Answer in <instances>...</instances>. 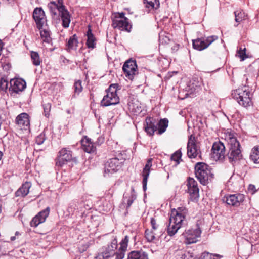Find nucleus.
<instances>
[{
  "instance_id": "obj_6",
  "label": "nucleus",
  "mask_w": 259,
  "mask_h": 259,
  "mask_svg": "<svg viewBox=\"0 0 259 259\" xmlns=\"http://www.w3.org/2000/svg\"><path fill=\"white\" fill-rule=\"evenodd\" d=\"M112 26L114 28L130 32L132 26L130 24L128 19L124 16V13H117L112 20Z\"/></svg>"
},
{
  "instance_id": "obj_13",
  "label": "nucleus",
  "mask_w": 259,
  "mask_h": 259,
  "mask_svg": "<svg viewBox=\"0 0 259 259\" xmlns=\"http://www.w3.org/2000/svg\"><path fill=\"white\" fill-rule=\"evenodd\" d=\"M244 199V195L241 193H237L224 196L222 200L229 205L238 207L243 202Z\"/></svg>"
},
{
  "instance_id": "obj_20",
  "label": "nucleus",
  "mask_w": 259,
  "mask_h": 259,
  "mask_svg": "<svg viewBox=\"0 0 259 259\" xmlns=\"http://www.w3.org/2000/svg\"><path fill=\"white\" fill-rule=\"evenodd\" d=\"M152 158L148 159L143 169L142 176L143 177V179L142 183L144 191H145L147 189V181L150 172L151 167L152 165Z\"/></svg>"
},
{
  "instance_id": "obj_42",
  "label": "nucleus",
  "mask_w": 259,
  "mask_h": 259,
  "mask_svg": "<svg viewBox=\"0 0 259 259\" xmlns=\"http://www.w3.org/2000/svg\"><path fill=\"white\" fill-rule=\"evenodd\" d=\"M187 211V209L184 207H180L177 209H174L171 210V212H174L175 213L177 212L178 214L184 216V217H186Z\"/></svg>"
},
{
  "instance_id": "obj_18",
  "label": "nucleus",
  "mask_w": 259,
  "mask_h": 259,
  "mask_svg": "<svg viewBox=\"0 0 259 259\" xmlns=\"http://www.w3.org/2000/svg\"><path fill=\"white\" fill-rule=\"evenodd\" d=\"M144 128L148 135L153 136L157 129V120L153 117H146L145 123L144 124Z\"/></svg>"
},
{
  "instance_id": "obj_31",
  "label": "nucleus",
  "mask_w": 259,
  "mask_h": 259,
  "mask_svg": "<svg viewBox=\"0 0 259 259\" xmlns=\"http://www.w3.org/2000/svg\"><path fill=\"white\" fill-rule=\"evenodd\" d=\"M250 158L254 163H259V145L255 146L252 149Z\"/></svg>"
},
{
  "instance_id": "obj_57",
  "label": "nucleus",
  "mask_w": 259,
  "mask_h": 259,
  "mask_svg": "<svg viewBox=\"0 0 259 259\" xmlns=\"http://www.w3.org/2000/svg\"><path fill=\"white\" fill-rule=\"evenodd\" d=\"M19 234V233L18 232H17H17H16V233H15V235H18Z\"/></svg>"
},
{
  "instance_id": "obj_41",
  "label": "nucleus",
  "mask_w": 259,
  "mask_h": 259,
  "mask_svg": "<svg viewBox=\"0 0 259 259\" xmlns=\"http://www.w3.org/2000/svg\"><path fill=\"white\" fill-rule=\"evenodd\" d=\"M44 222V219L39 218V217L36 215L30 222V226L31 227H36L39 224Z\"/></svg>"
},
{
  "instance_id": "obj_54",
  "label": "nucleus",
  "mask_w": 259,
  "mask_h": 259,
  "mask_svg": "<svg viewBox=\"0 0 259 259\" xmlns=\"http://www.w3.org/2000/svg\"><path fill=\"white\" fill-rule=\"evenodd\" d=\"M212 256H213V257L215 256L217 257V259H220L222 257V255L218 254H212Z\"/></svg>"
},
{
  "instance_id": "obj_7",
  "label": "nucleus",
  "mask_w": 259,
  "mask_h": 259,
  "mask_svg": "<svg viewBox=\"0 0 259 259\" xmlns=\"http://www.w3.org/2000/svg\"><path fill=\"white\" fill-rule=\"evenodd\" d=\"M118 246L117 240L114 238L110 245L102 247L95 257V259H108L114 255L115 250Z\"/></svg>"
},
{
  "instance_id": "obj_48",
  "label": "nucleus",
  "mask_w": 259,
  "mask_h": 259,
  "mask_svg": "<svg viewBox=\"0 0 259 259\" xmlns=\"http://www.w3.org/2000/svg\"><path fill=\"white\" fill-rule=\"evenodd\" d=\"M51 107V105L50 103L44 104L43 105L45 116L47 117H48L49 116Z\"/></svg>"
},
{
  "instance_id": "obj_56",
  "label": "nucleus",
  "mask_w": 259,
  "mask_h": 259,
  "mask_svg": "<svg viewBox=\"0 0 259 259\" xmlns=\"http://www.w3.org/2000/svg\"><path fill=\"white\" fill-rule=\"evenodd\" d=\"M3 155V154L2 152L0 151V160L2 159Z\"/></svg>"
},
{
  "instance_id": "obj_36",
  "label": "nucleus",
  "mask_w": 259,
  "mask_h": 259,
  "mask_svg": "<svg viewBox=\"0 0 259 259\" xmlns=\"http://www.w3.org/2000/svg\"><path fill=\"white\" fill-rule=\"evenodd\" d=\"M132 193L130 196L127 198L126 196L123 197V201L125 202L126 199H127V205H126V209H127L132 204L133 201L136 199V195L135 194L134 189L132 188Z\"/></svg>"
},
{
  "instance_id": "obj_46",
  "label": "nucleus",
  "mask_w": 259,
  "mask_h": 259,
  "mask_svg": "<svg viewBox=\"0 0 259 259\" xmlns=\"http://www.w3.org/2000/svg\"><path fill=\"white\" fill-rule=\"evenodd\" d=\"M8 86V81L4 78H2L0 80V89L2 91H6Z\"/></svg>"
},
{
  "instance_id": "obj_11",
  "label": "nucleus",
  "mask_w": 259,
  "mask_h": 259,
  "mask_svg": "<svg viewBox=\"0 0 259 259\" xmlns=\"http://www.w3.org/2000/svg\"><path fill=\"white\" fill-rule=\"evenodd\" d=\"M186 183L187 191L190 195V199L192 201L198 199L199 197V189L197 181L193 178L188 177Z\"/></svg>"
},
{
  "instance_id": "obj_27",
  "label": "nucleus",
  "mask_w": 259,
  "mask_h": 259,
  "mask_svg": "<svg viewBox=\"0 0 259 259\" xmlns=\"http://www.w3.org/2000/svg\"><path fill=\"white\" fill-rule=\"evenodd\" d=\"M31 186L30 182H26L22 186L15 192L16 197L22 196L23 197L26 196L29 192V189Z\"/></svg>"
},
{
  "instance_id": "obj_44",
  "label": "nucleus",
  "mask_w": 259,
  "mask_h": 259,
  "mask_svg": "<svg viewBox=\"0 0 259 259\" xmlns=\"http://www.w3.org/2000/svg\"><path fill=\"white\" fill-rule=\"evenodd\" d=\"M182 155L181 151L180 150H177L171 155V159L179 163V160L181 158Z\"/></svg>"
},
{
  "instance_id": "obj_15",
  "label": "nucleus",
  "mask_w": 259,
  "mask_h": 259,
  "mask_svg": "<svg viewBox=\"0 0 259 259\" xmlns=\"http://www.w3.org/2000/svg\"><path fill=\"white\" fill-rule=\"evenodd\" d=\"M33 18L36 23L37 28L40 30L44 24L47 22L45 12L41 7L34 9L33 12Z\"/></svg>"
},
{
  "instance_id": "obj_40",
  "label": "nucleus",
  "mask_w": 259,
  "mask_h": 259,
  "mask_svg": "<svg viewBox=\"0 0 259 259\" xmlns=\"http://www.w3.org/2000/svg\"><path fill=\"white\" fill-rule=\"evenodd\" d=\"M145 237L149 242H152L155 239V234L152 231H149L148 229L146 230Z\"/></svg>"
},
{
  "instance_id": "obj_9",
  "label": "nucleus",
  "mask_w": 259,
  "mask_h": 259,
  "mask_svg": "<svg viewBox=\"0 0 259 259\" xmlns=\"http://www.w3.org/2000/svg\"><path fill=\"white\" fill-rule=\"evenodd\" d=\"M218 37L212 35L208 37H202L192 40L193 48L197 51H203L207 48L213 42L217 40Z\"/></svg>"
},
{
  "instance_id": "obj_53",
  "label": "nucleus",
  "mask_w": 259,
  "mask_h": 259,
  "mask_svg": "<svg viewBox=\"0 0 259 259\" xmlns=\"http://www.w3.org/2000/svg\"><path fill=\"white\" fill-rule=\"evenodd\" d=\"M248 190L252 191V194L256 192L255 187L254 185L250 184L248 186Z\"/></svg>"
},
{
  "instance_id": "obj_12",
  "label": "nucleus",
  "mask_w": 259,
  "mask_h": 259,
  "mask_svg": "<svg viewBox=\"0 0 259 259\" xmlns=\"http://www.w3.org/2000/svg\"><path fill=\"white\" fill-rule=\"evenodd\" d=\"M122 70L129 79L132 80L134 76L137 73V65L135 60L129 59L127 60L122 67Z\"/></svg>"
},
{
  "instance_id": "obj_23",
  "label": "nucleus",
  "mask_w": 259,
  "mask_h": 259,
  "mask_svg": "<svg viewBox=\"0 0 259 259\" xmlns=\"http://www.w3.org/2000/svg\"><path fill=\"white\" fill-rule=\"evenodd\" d=\"M81 143L82 148L84 152L92 153L95 151L96 146L93 142L91 141V139L85 136L84 139L81 140Z\"/></svg>"
},
{
  "instance_id": "obj_8",
  "label": "nucleus",
  "mask_w": 259,
  "mask_h": 259,
  "mask_svg": "<svg viewBox=\"0 0 259 259\" xmlns=\"http://www.w3.org/2000/svg\"><path fill=\"white\" fill-rule=\"evenodd\" d=\"M187 155L190 158H195L198 156L201 157V150L199 143L194 136L191 135L187 143Z\"/></svg>"
},
{
  "instance_id": "obj_50",
  "label": "nucleus",
  "mask_w": 259,
  "mask_h": 259,
  "mask_svg": "<svg viewBox=\"0 0 259 259\" xmlns=\"http://www.w3.org/2000/svg\"><path fill=\"white\" fill-rule=\"evenodd\" d=\"M200 259H212V254L207 252L202 253L200 257Z\"/></svg>"
},
{
  "instance_id": "obj_14",
  "label": "nucleus",
  "mask_w": 259,
  "mask_h": 259,
  "mask_svg": "<svg viewBox=\"0 0 259 259\" xmlns=\"http://www.w3.org/2000/svg\"><path fill=\"white\" fill-rule=\"evenodd\" d=\"M211 151V156L216 160H221L224 158L225 147L221 142H214L213 144Z\"/></svg>"
},
{
  "instance_id": "obj_4",
  "label": "nucleus",
  "mask_w": 259,
  "mask_h": 259,
  "mask_svg": "<svg viewBox=\"0 0 259 259\" xmlns=\"http://www.w3.org/2000/svg\"><path fill=\"white\" fill-rule=\"evenodd\" d=\"M229 152L228 154L230 162H236L242 158V155L240 150V144L233 134H229Z\"/></svg>"
},
{
  "instance_id": "obj_19",
  "label": "nucleus",
  "mask_w": 259,
  "mask_h": 259,
  "mask_svg": "<svg viewBox=\"0 0 259 259\" xmlns=\"http://www.w3.org/2000/svg\"><path fill=\"white\" fill-rule=\"evenodd\" d=\"M10 83V90H11L12 92L16 93L22 92L25 89L26 86V82L22 79H11Z\"/></svg>"
},
{
  "instance_id": "obj_49",
  "label": "nucleus",
  "mask_w": 259,
  "mask_h": 259,
  "mask_svg": "<svg viewBox=\"0 0 259 259\" xmlns=\"http://www.w3.org/2000/svg\"><path fill=\"white\" fill-rule=\"evenodd\" d=\"M186 90L188 91V93L186 95L188 96L189 94H192L196 90V88L193 84H190L187 86Z\"/></svg>"
},
{
  "instance_id": "obj_32",
  "label": "nucleus",
  "mask_w": 259,
  "mask_h": 259,
  "mask_svg": "<svg viewBox=\"0 0 259 259\" xmlns=\"http://www.w3.org/2000/svg\"><path fill=\"white\" fill-rule=\"evenodd\" d=\"M180 228V226H179V225H177L175 223H172L171 221L169 220V225L167 226V234L170 236H172L177 232L178 230Z\"/></svg>"
},
{
  "instance_id": "obj_34",
  "label": "nucleus",
  "mask_w": 259,
  "mask_h": 259,
  "mask_svg": "<svg viewBox=\"0 0 259 259\" xmlns=\"http://www.w3.org/2000/svg\"><path fill=\"white\" fill-rule=\"evenodd\" d=\"M235 19V20L236 22L239 23L242 22L243 20H244L246 19L247 15L242 10H238L234 12ZM238 25V24L235 25V26L236 27Z\"/></svg>"
},
{
  "instance_id": "obj_28",
  "label": "nucleus",
  "mask_w": 259,
  "mask_h": 259,
  "mask_svg": "<svg viewBox=\"0 0 259 259\" xmlns=\"http://www.w3.org/2000/svg\"><path fill=\"white\" fill-rule=\"evenodd\" d=\"M185 217L184 216L178 214V212H171L169 218V221H171L172 223H175L181 227H182L184 223Z\"/></svg>"
},
{
  "instance_id": "obj_2",
  "label": "nucleus",
  "mask_w": 259,
  "mask_h": 259,
  "mask_svg": "<svg viewBox=\"0 0 259 259\" xmlns=\"http://www.w3.org/2000/svg\"><path fill=\"white\" fill-rule=\"evenodd\" d=\"M231 96L237 101L240 105L244 107L247 108L252 105V94L248 87L243 86L233 90Z\"/></svg>"
},
{
  "instance_id": "obj_29",
  "label": "nucleus",
  "mask_w": 259,
  "mask_h": 259,
  "mask_svg": "<svg viewBox=\"0 0 259 259\" xmlns=\"http://www.w3.org/2000/svg\"><path fill=\"white\" fill-rule=\"evenodd\" d=\"M62 21V26L64 28H68L70 23V15L66 9H65L59 15Z\"/></svg>"
},
{
  "instance_id": "obj_10",
  "label": "nucleus",
  "mask_w": 259,
  "mask_h": 259,
  "mask_svg": "<svg viewBox=\"0 0 259 259\" xmlns=\"http://www.w3.org/2000/svg\"><path fill=\"white\" fill-rule=\"evenodd\" d=\"M72 159V151L67 148H63L58 152L57 157L56 159V165L61 167Z\"/></svg>"
},
{
  "instance_id": "obj_35",
  "label": "nucleus",
  "mask_w": 259,
  "mask_h": 259,
  "mask_svg": "<svg viewBox=\"0 0 259 259\" xmlns=\"http://www.w3.org/2000/svg\"><path fill=\"white\" fill-rule=\"evenodd\" d=\"M74 94L72 96V98H75L76 97V95H78L83 90V87L82 86V81L80 80H78L75 81L74 85Z\"/></svg>"
},
{
  "instance_id": "obj_45",
  "label": "nucleus",
  "mask_w": 259,
  "mask_h": 259,
  "mask_svg": "<svg viewBox=\"0 0 259 259\" xmlns=\"http://www.w3.org/2000/svg\"><path fill=\"white\" fill-rule=\"evenodd\" d=\"M238 56L241 59V60H244L246 58L248 57L246 54V48H244L242 49L241 48L239 49V50L237 51Z\"/></svg>"
},
{
  "instance_id": "obj_22",
  "label": "nucleus",
  "mask_w": 259,
  "mask_h": 259,
  "mask_svg": "<svg viewBox=\"0 0 259 259\" xmlns=\"http://www.w3.org/2000/svg\"><path fill=\"white\" fill-rule=\"evenodd\" d=\"M15 121L20 127L24 130H27L30 125L29 115L26 113H22L18 115Z\"/></svg>"
},
{
  "instance_id": "obj_52",
  "label": "nucleus",
  "mask_w": 259,
  "mask_h": 259,
  "mask_svg": "<svg viewBox=\"0 0 259 259\" xmlns=\"http://www.w3.org/2000/svg\"><path fill=\"white\" fill-rule=\"evenodd\" d=\"M88 29L87 32V36L89 37V36H94V34L92 32V29H91V26L88 25Z\"/></svg>"
},
{
  "instance_id": "obj_33",
  "label": "nucleus",
  "mask_w": 259,
  "mask_h": 259,
  "mask_svg": "<svg viewBox=\"0 0 259 259\" xmlns=\"http://www.w3.org/2000/svg\"><path fill=\"white\" fill-rule=\"evenodd\" d=\"M145 7L149 10L156 9L159 8L160 3L159 0H143Z\"/></svg>"
},
{
  "instance_id": "obj_21",
  "label": "nucleus",
  "mask_w": 259,
  "mask_h": 259,
  "mask_svg": "<svg viewBox=\"0 0 259 259\" xmlns=\"http://www.w3.org/2000/svg\"><path fill=\"white\" fill-rule=\"evenodd\" d=\"M128 241L129 238L128 236H125L120 242L119 244L120 246L118 251L116 252H115L114 254L116 259H123L124 257L125 253L127 250Z\"/></svg>"
},
{
  "instance_id": "obj_26",
  "label": "nucleus",
  "mask_w": 259,
  "mask_h": 259,
  "mask_svg": "<svg viewBox=\"0 0 259 259\" xmlns=\"http://www.w3.org/2000/svg\"><path fill=\"white\" fill-rule=\"evenodd\" d=\"M78 44V37L76 34L70 36L66 44V50L71 52L72 50H76Z\"/></svg>"
},
{
  "instance_id": "obj_55",
  "label": "nucleus",
  "mask_w": 259,
  "mask_h": 259,
  "mask_svg": "<svg viewBox=\"0 0 259 259\" xmlns=\"http://www.w3.org/2000/svg\"><path fill=\"white\" fill-rule=\"evenodd\" d=\"M15 239H16L15 236H12V237H11V238H10V240H11V241H14V240H15Z\"/></svg>"
},
{
  "instance_id": "obj_16",
  "label": "nucleus",
  "mask_w": 259,
  "mask_h": 259,
  "mask_svg": "<svg viewBox=\"0 0 259 259\" xmlns=\"http://www.w3.org/2000/svg\"><path fill=\"white\" fill-rule=\"evenodd\" d=\"M201 231L199 228L195 229H188L185 230L183 235L185 238L187 244H192L196 242L197 238L200 236Z\"/></svg>"
},
{
  "instance_id": "obj_25",
  "label": "nucleus",
  "mask_w": 259,
  "mask_h": 259,
  "mask_svg": "<svg viewBox=\"0 0 259 259\" xmlns=\"http://www.w3.org/2000/svg\"><path fill=\"white\" fill-rule=\"evenodd\" d=\"M127 259H148V255L142 249L134 250L128 253Z\"/></svg>"
},
{
  "instance_id": "obj_5",
  "label": "nucleus",
  "mask_w": 259,
  "mask_h": 259,
  "mask_svg": "<svg viewBox=\"0 0 259 259\" xmlns=\"http://www.w3.org/2000/svg\"><path fill=\"white\" fill-rule=\"evenodd\" d=\"M117 86V84H111L106 90L107 94L101 101V105L103 106H108L119 103V98L116 93Z\"/></svg>"
},
{
  "instance_id": "obj_38",
  "label": "nucleus",
  "mask_w": 259,
  "mask_h": 259,
  "mask_svg": "<svg viewBox=\"0 0 259 259\" xmlns=\"http://www.w3.org/2000/svg\"><path fill=\"white\" fill-rule=\"evenodd\" d=\"M40 36L43 41L46 42H49L51 40L50 31L47 29L40 30Z\"/></svg>"
},
{
  "instance_id": "obj_37",
  "label": "nucleus",
  "mask_w": 259,
  "mask_h": 259,
  "mask_svg": "<svg viewBox=\"0 0 259 259\" xmlns=\"http://www.w3.org/2000/svg\"><path fill=\"white\" fill-rule=\"evenodd\" d=\"M31 58L33 64L35 66L40 65L41 61L39 58V54L36 52L31 51Z\"/></svg>"
},
{
  "instance_id": "obj_3",
  "label": "nucleus",
  "mask_w": 259,
  "mask_h": 259,
  "mask_svg": "<svg viewBox=\"0 0 259 259\" xmlns=\"http://www.w3.org/2000/svg\"><path fill=\"white\" fill-rule=\"evenodd\" d=\"M196 177L203 185H207L209 181L213 178V175L211 173L209 166L203 162H198L195 166Z\"/></svg>"
},
{
  "instance_id": "obj_39",
  "label": "nucleus",
  "mask_w": 259,
  "mask_h": 259,
  "mask_svg": "<svg viewBox=\"0 0 259 259\" xmlns=\"http://www.w3.org/2000/svg\"><path fill=\"white\" fill-rule=\"evenodd\" d=\"M86 45L88 48L94 49L96 47V38L94 36L87 37Z\"/></svg>"
},
{
  "instance_id": "obj_1",
  "label": "nucleus",
  "mask_w": 259,
  "mask_h": 259,
  "mask_svg": "<svg viewBox=\"0 0 259 259\" xmlns=\"http://www.w3.org/2000/svg\"><path fill=\"white\" fill-rule=\"evenodd\" d=\"M126 159V154L124 152L118 151L114 157L109 159L105 164L104 177H108L117 171L122 166Z\"/></svg>"
},
{
  "instance_id": "obj_51",
  "label": "nucleus",
  "mask_w": 259,
  "mask_h": 259,
  "mask_svg": "<svg viewBox=\"0 0 259 259\" xmlns=\"http://www.w3.org/2000/svg\"><path fill=\"white\" fill-rule=\"evenodd\" d=\"M152 230H156L158 228V225L157 224L156 221L154 218H151L150 220Z\"/></svg>"
},
{
  "instance_id": "obj_43",
  "label": "nucleus",
  "mask_w": 259,
  "mask_h": 259,
  "mask_svg": "<svg viewBox=\"0 0 259 259\" xmlns=\"http://www.w3.org/2000/svg\"><path fill=\"white\" fill-rule=\"evenodd\" d=\"M50 212V207H48L45 209L42 210L37 215L39 218L44 219L45 221L47 217L49 215Z\"/></svg>"
},
{
  "instance_id": "obj_47",
  "label": "nucleus",
  "mask_w": 259,
  "mask_h": 259,
  "mask_svg": "<svg viewBox=\"0 0 259 259\" xmlns=\"http://www.w3.org/2000/svg\"><path fill=\"white\" fill-rule=\"evenodd\" d=\"M46 139L45 135L44 133H41L35 139V142L38 145L42 144Z\"/></svg>"
},
{
  "instance_id": "obj_17",
  "label": "nucleus",
  "mask_w": 259,
  "mask_h": 259,
  "mask_svg": "<svg viewBox=\"0 0 259 259\" xmlns=\"http://www.w3.org/2000/svg\"><path fill=\"white\" fill-rule=\"evenodd\" d=\"M48 8L52 17L59 15L65 8L62 0H58L57 2L52 1L48 4Z\"/></svg>"
},
{
  "instance_id": "obj_24",
  "label": "nucleus",
  "mask_w": 259,
  "mask_h": 259,
  "mask_svg": "<svg viewBox=\"0 0 259 259\" xmlns=\"http://www.w3.org/2000/svg\"><path fill=\"white\" fill-rule=\"evenodd\" d=\"M128 109L134 115H137L142 112L141 104L136 99L132 100L128 103Z\"/></svg>"
},
{
  "instance_id": "obj_30",
  "label": "nucleus",
  "mask_w": 259,
  "mask_h": 259,
  "mask_svg": "<svg viewBox=\"0 0 259 259\" xmlns=\"http://www.w3.org/2000/svg\"><path fill=\"white\" fill-rule=\"evenodd\" d=\"M157 134L161 135L163 133L168 127V120L166 118L160 119L158 122L157 121Z\"/></svg>"
}]
</instances>
